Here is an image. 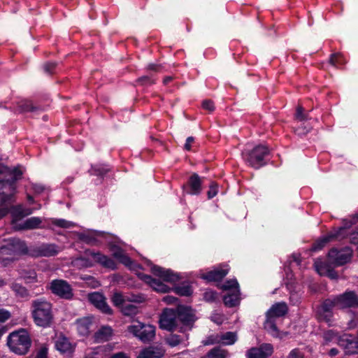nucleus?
<instances>
[{
  "instance_id": "obj_1",
  "label": "nucleus",
  "mask_w": 358,
  "mask_h": 358,
  "mask_svg": "<svg viewBox=\"0 0 358 358\" xmlns=\"http://www.w3.org/2000/svg\"><path fill=\"white\" fill-rule=\"evenodd\" d=\"M31 306V315L35 324L43 328L50 327L54 320L51 303L45 301L35 300Z\"/></svg>"
},
{
  "instance_id": "obj_2",
  "label": "nucleus",
  "mask_w": 358,
  "mask_h": 358,
  "mask_svg": "<svg viewBox=\"0 0 358 358\" xmlns=\"http://www.w3.org/2000/svg\"><path fill=\"white\" fill-rule=\"evenodd\" d=\"M31 345V338L24 329L10 333L7 339V345L10 350L20 355L27 354Z\"/></svg>"
},
{
  "instance_id": "obj_3",
  "label": "nucleus",
  "mask_w": 358,
  "mask_h": 358,
  "mask_svg": "<svg viewBox=\"0 0 358 358\" xmlns=\"http://www.w3.org/2000/svg\"><path fill=\"white\" fill-rule=\"evenodd\" d=\"M127 331L144 343L151 342L155 336V326L140 322H138L136 324L129 326Z\"/></svg>"
},
{
  "instance_id": "obj_4",
  "label": "nucleus",
  "mask_w": 358,
  "mask_h": 358,
  "mask_svg": "<svg viewBox=\"0 0 358 358\" xmlns=\"http://www.w3.org/2000/svg\"><path fill=\"white\" fill-rule=\"evenodd\" d=\"M31 248H28L24 241L13 238L9 240L6 245L0 248V255L2 258L13 254L27 255L31 256Z\"/></svg>"
},
{
  "instance_id": "obj_5",
  "label": "nucleus",
  "mask_w": 358,
  "mask_h": 358,
  "mask_svg": "<svg viewBox=\"0 0 358 358\" xmlns=\"http://www.w3.org/2000/svg\"><path fill=\"white\" fill-rule=\"evenodd\" d=\"M177 319L182 324L184 327H181L180 331L184 332L185 328L192 329L197 317L194 310L190 307L183 305H178L176 308Z\"/></svg>"
},
{
  "instance_id": "obj_6",
  "label": "nucleus",
  "mask_w": 358,
  "mask_h": 358,
  "mask_svg": "<svg viewBox=\"0 0 358 358\" xmlns=\"http://www.w3.org/2000/svg\"><path fill=\"white\" fill-rule=\"evenodd\" d=\"M177 320L176 309L164 308L159 317V328L172 332L178 327Z\"/></svg>"
},
{
  "instance_id": "obj_7",
  "label": "nucleus",
  "mask_w": 358,
  "mask_h": 358,
  "mask_svg": "<svg viewBox=\"0 0 358 358\" xmlns=\"http://www.w3.org/2000/svg\"><path fill=\"white\" fill-rule=\"evenodd\" d=\"M50 289L56 296L64 299H71L73 292L71 285L64 280H54L51 282Z\"/></svg>"
},
{
  "instance_id": "obj_8",
  "label": "nucleus",
  "mask_w": 358,
  "mask_h": 358,
  "mask_svg": "<svg viewBox=\"0 0 358 358\" xmlns=\"http://www.w3.org/2000/svg\"><path fill=\"white\" fill-rule=\"evenodd\" d=\"M352 256V250L349 247H345L341 250L335 248H331L328 253L331 262L336 266H342L349 262Z\"/></svg>"
},
{
  "instance_id": "obj_9",
  "label": "nucleus",
  "mask_w": 358,
  "mask_h": 358,
  "mask_svg": "<svg viewBox=\"0 0 358 358\" xmlns=\"http://www.w3.org/2000/svg\"><path fill=\"white\" fill-rule=\"evenodd\" d=\"M268 154V149L264 145L256 146L246 158L247 162L250 166L258 169L264 164V158Z\"/></svg>"
},
{
  "instance_id": "obj_10",
  "label": "nucleus",
  "mask_w": 358,
  "mask_h": 358,
  "mask_svg": "<svg viewBox=\"0 0 358 358\" xmlns=\"http://www.w3.org/2000/svg\"><path fill=\"white\" fill-rule=\"evenodd\" d=\"M339 308L358 307V296L353 291L346 292L336 297Z\"/></svg>"
},
{
  "instance_id": "obj_11",
  "label": "nucleus",
  "mask_w": 358,
  "mask_h": 358,
  "mask_svg": "<svg viewBox=\"0 0 358 358\" xmlns=\"http://www.w3.org/2000/svg\"><path fill=\"white\" fill-rule=\"evenodd\" d=\"M273 352V347L270 343H262L257 348H252L247 352L248 358H268Z\"/></svg>"
},
{
  "instance_id": "obj_12",
  "label": "nucleus",
  "mask_w": 358,
  "mask_h": 358,
  "mask_svg": "<svg viewBox=\"0 0 358 358\" xmlns=\"http://www.w3.org/2000/svg\"><path fill=\"white\" fill-rule=\"evenodd\" d=\"M88 299L96 308L101 310L103 313L113 314V310L106 302L105 296L99 292H94L88 294Z\"/></svg>"
},
{
  "instance_id": "obj_13",
  "label": "nucleus",
  "mask_w": 358,
  "mask_h": 358,
  "mask_svg": "<svg viewBox=\"0 0 358 358\" xmlns=\"http://www.w3.org/2000/svg\"><path fill=\"white\" fill-rule=\"evenodd\" d=\"M352 225H343L340 227L338 229H334L332 231L329 233L332 240L341 241L348 236L350 237V242L351 243L352 237L355 236L357 231H354L351 228Z\"/></svg>"
},
{
  "instance_id": "obj_14",
  "label": "nucleus",
  "mask_w": 358,
  "mask_h": 358,
  "mask_svg": "<svg viewBox=\"0 0 358 358\" xmlns=\"http://www.w3.org/2000/svg\"><path fill=\"white\" fill-rule=\"evenodd\" d=\"M165 355V350L159 346H148L143 348L136 358H162Z\"/></svg>"
},
{
  "instance_id": "obj_15",
  "label": "nucleus",
  "mask_w": 358,
  "mask_h": 358,
  "mask_svg": "<svg viewBox=\"0 0 358 358\" xmlns=\"http://www.w3.org/2000/svg\"><path fill=\"white\" fill-rule=\"evenodd\" d=\"M31 257H50L57 254L53 245H43L40 247H31Z\"/></svg>"
},
{
  "instance_id": "obj_16",
  "label": "nucleus",
  "mask_w": 358,
  "mask_h": 358,
  "mask_svg": "<svg viewBox=\"0 0 358 358\" xmlns=\"http://www.w3.org/2000/svg\"><path fill=\"white\" fill-rule=\"evenodd\" d=\"M152 271L154 275L162 278L166 282H176L179 280V276L171 270H165L156 265L152 267Z\"/></svg>"
},
{
  "instance_id": "obj_17",
  "label": "nucleus",
  "mask_w": 358,
  "mask_h": 358,
  "mask_svg": "<svg viewBox=\"0 0 358 358\" xmlns=\"http://www.w3.org/2000/svg\"><path fill=\"white\" fill-rule=\"evenodd\" d=\"M349 337L341 339L340 345L345 348L347 355L358 354V338L352 336Z\"/></svg>"
},
{
  "instance_id": "obj_18",
  "label": "nucleus",
  "mask_w": 358,
  "mask_h": 358,
  "mask_svg": "<svg viewBox=\"0 0 358 358\" xmlns=\"http://www.w3.org/2000/svg\"><path fill=\"white\" fill-rule=\"evenodd\" d=\"M33 210L30 208H27L22 205L15 206L11 208L10 214L15 222H17L24 217L31 215Z\"/></svg>"
},
{
  "instance_id": "obj_19",
  "label": "nucleus",
  "mask_w": 358,
  "mask_h": 358,
  "mask_svg": "<svg viewBox=\"0 0 358 358\" xmlns=\"http://www.w3.org/2000/svg\"><path fill=\"white\" fill-rule=\"evenodd\" d=\"M110 250L113 252V257L117 258L120 263L126 266H131L133 263L132 260L123 252V250L120 247L116 245H111Z\"/></svg>"
},
{
  "instance_id": "obj_20",
  "label": "nucleus",
  "mask_w": 358,
  "mask_h": 358,
  "mask_svg": "<svg viewBox=\"0 0 358 358\" xmlns=\"http://www.w3.org/2000/svg\"><path fill=\"white\" fill-rule=\"evenodd\" d=\"M288 311L287 306L285 303H277L272 306L269 310L266 313L267 317H280L285 316Z\"/></svg>"
},
{
  "instance_id": "obj_21",
  "label": "nucleus",
  "mask_w": 358,
  "mask_h": 358,
  "mask_svg": "<svg viewBox=\"0 0 358 358\" xmlns=\"http://www.w3.org/2000/svg\"><path fill=\"white\" fill-rule=\"evenodd\" d=\"M240 291L238 289H235L230 292L223 298L224 303L227 307H234L239 304L240 302Z\"/></svg>"
},
{
  "instance_id": "obj_22",
  "label": "nucleus",
  "mask_w": 358,
  "mask_h": 358,
  "mask_svg": "<svg viewBox=\"0 0 358 358\" xmlns=\"http://www.w3.org/2000/svg\"><path fill=\"white\" fill-rule=\"evenodd\" d=\"M189 193L193 195L199 194L201 192V180L199 175L193 174L189 180Z\"/></svg>"
},
{
  "instance_id": "obj_23",
  "label": "nucleus",
  "mask_w": 358,
  "mask_h": 358,
  "mask_svg": "<svg viewBox=\"0 0 358 358\" xmlns=\"http://www.w3.org/2000/svg\"><path fill=\"white\" fill-rule=\"evenodd\" d=\"M227 273V270H214L203 275L202 278L208 282H220L225 277Z\"/></svg>"
},
{
  "instance_id": "obj_24",
  "label": "nucleus",
  "mask_w": 358,
  "mask_h": 358,
  "mask_svg": "<svg viewBox=\"0 0 358 358\" xmlns=\"http://www.w3.org/2000/svg\"><path fill=\"white\" fill-rule=\"evenodd\" d=\"M90 255L96 259L97 262L100 263L104 267L115 269L117 268L116 263L115 261L107 256L101 255L100 254H95L94 252H91Z\"/></svg>"
},
{
  "instance_id": "obj_25",
  "label": "nucleus",
  "mask_w": 358,
  "mask_h": 358,
  "mask_svg": "<svg viewBox=\"0 0 358 358\" xmlns=\"http://www.w3.org/2000/svg\"><path fill=\"white\" fill-rule=\"evenodd\" d=\"M334 306H337V299L335 298L334 300L326 299L322 304V310L324 313H327L324 316V319L326 322L330 321L331 317V310Z\"/></svg>"
},
{
  "instance_id": "obj_26",
  "label": "nucleus",
  "mask_w": 358,
  "mask_h": 358,
  "mask_svg": "<svg viewBox=\"0 0 358 358\" xmlns=\"http://www.w3.org/2000/svg\"><path fill=\"white\" fill-rule=\"evenodd\" d=\"M12 175L13 176V179L12 182L0 180L1 187L6 188L8 187L12 191L14 190V182L21 177V176L22 175V171L19 168L16 167L13 169Z\"/></svg>"
},
{
  "instance_id": "obj_27",
  "label": "nucleus",
  "mask_w": 358,
  "mask_h": 358,
  "mask_svg": "<svg viewBox=\"0 0 358 358\" xmlns=\"http://www.w3.org/2000/svg\"><path fill=\"white\" fill-rule=\"evenodd\" d=\"M112 333L111 327L103 326L94 334V337L97 341H108Z\"/></svg>"
},
{
  "instance_id": "obj_28",
  "label": "nucleus",
  "mask_w": 358,
  "mask_h": 358,
  "mask_svg": "<svg viewBox=\"0 0 358 358\" xmlns=\"http://www.w3.org/2000/svg\"><path fill=\"white\" fill-rule=\"evenodd\" d=\"M92 321L89 317H84L76 321L77 328L81 334H87Z\"/></svg>"
},
{
  "instance_id": "obj_29",
  "label": "nucleus",
  "mask_w": 358,
  "mask_h": 358,
  "mask_svg": "<svg viewBox=\"0 0 358 358\" xmlns=\"http://www.w3.org/2000/svg\"><path fill=\"white\" fill-rule=\"evenodd\" d=\"M332 241L331 236L328 234L326 236L318 239L312 245L310 248V251L315 252L319 250L322 249L325 245L329 241Z\"/></svg>"
},
{
  "instance_id": "obj_30",
  "label": "nucleus",
  "mask_w": 358,
  "mask_h": 358,
  "mask_svg": "<svg viewBox=\"0 0 358 358\" xmlns=\"http://www.w3.org/2000/svg\"><path fill=\"white\" fill-rule=\"evenodd\" d=\"M227 352L221 349L220 347H215L211 349L206 355L207 358H225Z\"/></svg>"
},
{
  "instance_id": "obj_31",
  "label": "nucleus",
  "mask_w": 358,
  "mask_h": 358,
  "mask_svg": "<svg viewBox=\"0 0 358 358\" xmlns=\"http://www.w3.org/2000/svg\"><path fill=\"white\" fill-rule=\"evenodd\" d=\"M127 299L124 297L122 293L115 292L111 296V301L113 305L118 308L120 310L125 304Z\"/></svg>"
},
{
  "instance_id": "obj_32",
  "label": "nucleus",
  "mask_w": 358,
  "mask_h": 358,
  "mask_svg": "<svg viewBox=\"0 0 358 358\" xmlns=\"http://www.w3.org/2000/svg\"><path fill=\"white\" fill-rule=\"evenodd\" d=\"M173 290L177 294L184 296H190L193 293L192 286L189 285L185 286H176L173 288Z\"/></svg>"
},
{
  "instance_id": "obj_33",
  "label": "nucleus",
  "mask_w": 358,
  "mask_h": 358,
  "mask_svg": "<svg viewBox=\"0 0 358 358\" xmlns=\"http://www.w3.org/2000/svg\"><path fill=\"white\" fill-rule=\"evenodd\" d=\"M219 340L225 345H231L236 341V334L234 332H227L220 336Z\"/></svg>"
},
{
  "instance_id": "obj_34",
  "label": "nucleus",
  "mask_w": 358,
  "mask_h": 358,
  "mask_svg": "<svg viewBox=\"0 0 358 358\" xmlns=\"http://www.w3.org/2000/svg\"><path fill=\"white\" fill-rule=\"evenodd\" d=\"M56 348L62 352H66L71 348V344L66 338H59L56 341Z\"/></svg>"
},
{
  "instance_id": "obj_35",
  "label": "nucleus",
  "mask_w": 358,
  "mask_h": 358,
  "mask_svg": "<svg viewBox=\"0 0 358 358\" xmlns=\"http://www.w3.org/2000/svg\"><path fill=\"white\" fill-rule=\"evenodd\" d=\"M12 289L15 293L20 297H26L29 294L28 289L19 283H13L12 285Z\"/></svg>"
},
{
  "instance_id": "obj_36",
  "label": "nucleus",
  "mask_w": 358,
  "mask_h": 358,
  "mask_svg": "<svg viewBox=\"0 0 358 358\" xmlns=\"http://www.w3.org/2000/svg\"><path fill=\"white\" fill-rule=\"evenodd\" d=\"M120 311L126 316L135 315L138 313V308L132 304H124Z\"/></svg>"
},
{
  "instance_id": "obj_37",
  "label": "nucleus",
  "mask_w": 358,
  "mask_h": 358,
  "mask_svg": "<svg viewBox=\"0 0 358 358\" xmlns=\"http://www.w3.org/2000/svg\"><path fill=\"white\" fill-rule=\"evenodd\" d=\"M329 62L333 66L340 67L345 64V59L341 54L336 53L331 56Z\"/></svg>"
},
{
  "instance_id": "obj_38",
  "label": "nucleus",
  "mask_w": 358,
  "mask_h": 358,
  "mask_svg": "<svg viewBox=\"0 0 358 358\" xmlns=\"http://www.w3.org/2000/svg\"><path fill=\"white\" fill-rule=\"evenodd\" d=\"M203 296V299L209 303L215 302L218 299L217 292L212 289H206Z\"/></svg>"
},
{
  "instance_id": "obj_39",
  "label": "nucleus",
  "mask_w": 358,
  "mask_h": 358,
  "mask_svg": "<svg viewBox=\"0 0 358 358\" xmlns=\"http://www.w3.org/2000/svg\"><path fill=\"white\" fill-rule=\"evenodd\" d=\"M155 290L162 292L166 293L169 292L170 288L160 280L155 279L152 285L151 286Z\"/></svg>"
},
{
  "instance_id": "obj_40",
  "label": "nucleus",
  "mask_w": 358,
  "mask_h": 358,
  "mask_svg": "<svg viewBox=\"0 0 358 358\" xmlns=\"http://www.w3.org/2000/svg\"><path fill=\"white\" fill-rule=\"evenodd\" d=\"M165 341L171 347H175L180 344L181 339L180 336L177 334H171L169 336L165 338Z\"/></svg>"
},
{
  "instance_id": "obj_41",
  "label": "nucleus",
  "mask_w": 358,
  "mask_h": 358,
  "mask_svg": "<svg viewBox=\"0 0 358 358\" xmlns=\"http://www.w3.org/2000/svg\"><path fill=\"white\" fill-rule=\"evenodd\" d=\"M271 318L272 317H267L264 323V329L268 331H273V332H275V335H278L279 330L274 320H273Z\"/></svg>"
},
{
  "instance_id": "obj_42",
  "label": "nucleus",
  "mask_w": 358,
  "mask_h": 358,
  "mask_svg": "<svg viewBox=\"0 0 358 358\" xmlns=\"http://www.w3.org/2000/svg\"><path fill=\"white\" fill-rule=\"evenodd\" d=\"M222 289L223 290H229L230 292H232L235 289H238V282L236 280H227L222 285Z\"/></svg>"
},
{
  "instance_id": "obj_43",
  "label": "nucleus",
  "mask_w": 358,
  "mask_h": 358,
  "mask_svg": "<svg viewBox=\"0 0 358 358\" xmlns=\"http://www.w3.org/2000/svg\"><path fill=\"white\" fill-rule=\"evenodd\" d=\"M108 169L106 167L94 166L92 167L90 171L91 174L96 176H103L108 172Z\"/></svg>"
},
{
  "instance_id": "obj_44",
  "label": "nucleus",
  "mask_w": 358,
  "mask_h": 358,
  "mask_svg": "<svg viewBox=\"0 0 358 358\" xmlns=\"http://www.w3.org/2000/svg\"><path fill=\"white\" fill-rule=\"evenodd\" d=\"M20 110L22 112H28L34 110V107L30 101H22L20 105Z\"/></svg>"
},
{
  "instance_id": "obj_45",
  "label": "nucleus",
  "mask_w": 358,
  "mask_h": 358,
  "mask_svg": "<svg viewBox=\"0 0 358 358\" xmlns=\"http://www.w3.org/2000/svg\"><path fill=\"white\" fill-rule=\"evenodd\" d=\"M76 262L83 267H90L92 266V262L89 259L83 257H78Z\"/></svg>"
},
{
  "instance_id": "obj_46",
  "label": "nucleus",
  "mask_w": 358,
  "mask_h": 358,
  "mask_svg": "<svg viewBox=\"0 0 358 358\" xmlns=\"http://www.w3.org/2000/svg\"><path fill=\"white\" fill-rule=\"evenodd\" d=\"M217 192H218L217 185L216 183L213 182L210 185L209 190L208 191V198L209 199H213L217 194Z\"/></svg>"
},
{
  "instance_id": "obj_47",
  "label": "nucleus",
  "mask_w": 358,
  "mask_h": 358,
  "mask_svg": "<svg viewBox=\"0 0 358 358\" xmlns=\"http://www.w3.org/2000/svg\"><path fill=\"white\" fill-rule=\"evenodd\" d=\"M343 224H356L358 222V213L349 215L343 220Z\"/></svg>"
},
{
  "instance_id": "obj_48",
  "label": "nucleus",
  "mask_w": 358,
  "mask_h": 358,
  "mask_svg": "<svg viewBox=\"0 0 358 358\" xmlns=\"http://www.w3.org/2000/svg\"><path fill=\"white\" fill-rule=\"evenodd\" d=\"M78 236L80 241H83L87 243H90L92 241H95L94 238L85 233H79L78 234Z\"/></svg>"
},
{
  "instance_id": "obj_49",
  "label": "nucleus",
  "mask_w": 358,
  "mask_h": 358,
  "mask_svg": "<svg viewBox=\"0 0 358 358\" xmlns=\"http://www.w3.org/2000/svg\"><path fill=\"white\" fill-rule=\"evenodd\" d=\"M138 277L143 280L145 282L149 284L150 286L152 285L154 281L155 280V278H152L151 275L144 274V273H139Z\"/></svg>"
},
{
  "instance_id": "obj_50",
  "label": "nucleus",
  "mask_w": 358,
  "mask_h": 358,
  "mask_svg": "<svg viewBox=\"0 0 358 358\" xmlns=\"http://www.w3.org/2000/svg\"><path fill=\"white\" fill-rule=\"evenodd\" d=\"M38 225H13L14 231H24L38 228Z\"/></svg>"
},
{
  "instance_id": "obj_51",
  "label": "nucleus",
  "mask_w": 358,
  "mask_h": 358,
  "mask_svg": "<svg viewBox=\"0 0 358 358\" xmlns=\"http://www.w3.org/2000/svg\"><path fill=\"white\" fill-rule=\"evenodd\" d=\"M202 107L210 112L213 111L215 109L214 103L210 100H204L202 102Z\"/></svg>"
},
{
  "instance_id": "obj_52",
  "label": "nucleus",
  "mask_w": 358,
  "mask_h": 358,
  "mask_svg": "<svg viewBox=\"0 0 358 358\" xmlns=\"http://www.w3.org/2000/svg\"><path fill=\"white\" fill-rule=\"evenodd\" d=\"M296 117L301 122L304 121L307 119L306 115L303 113V107L298 106L296 113Z\"/></svg>"
},
{
  "instance_id": "obj_53",
  "label": "nucleus",
  "mask_w": 358,
  "mask_h": 358,
  "mask_svg": "<svg viewBox=\"0 0 358 358\" xmlns=\"http://www.w3.org/2000/svg\"><path fill=\"white\" fill-rule=\"evenodd\" d=\"M10 313L6 310L0 309V322H4L10 317Z\"/></svg>"
},
{
  "instance_id": "obj_54",
  "label": "nucleus",
  "mask_w": 358,
  "mask_h": 358,
  "mask_svg": "<svg viewBox=\"0 0 358 358\" xmlns=\"http://www.w3.org/2000/svg\"><path fill=\"white\" fill-rule=\"evenodd\" d=\"M35 358H48V348L43 346L38 352Z\"/></svg>"
},
{
  "instance_id": "obj_55",
  "label": "nucleus",
  "mask_w": 358,
  "mask_h": 358,
  "mask_svg": "<svg viewBox=\"0 0 358 358\" xmlns=\"http://www.w3.org/2000/svg\"><path fill=\"white\" fill-rule=\"evenodd\" d=\"M327 275L331 279H337L338 278L337 272L334 268H330L327 269Z\"/></svg>"
},
{
  "instance_id": "obj_56",
  "label": "nucleus",
  "mask_w": 358,
  "mask_h": 358,
  "mask_svg": "<svg viewBox=\"0 0 358 358\" xmlns=\"http://www.w3.org/2000/svg\"><path fill=\"white\" fill-rule=\"evenodd\" d=\"M220 342V340H219L217 338V337L213 338V336H210L208 338V339L206 341H203V343L204 345H208L218 343Z\"/></svg>"
},
{
  "instance_id": "obj_57",
  "label": "nucleus",
  "mask_w": 358,
  "mask_h": 358,
  "mask_svg": "<svg viewBox=\"0 0 358 358\" xmlns=\"http://www.w3.org/2000/svg\"><path fill=\"white\" fill-rule=\"evenodd\" d=\"M43 222V220L38 217H33L29 219H28L24 224H41Z\"/></svg>"
},
{
  "instance_id": "obj_58",
  "label": "nucleus",
  "mask_w": 358,
  "mask_h": 358,
  "mask_svg": "<svg viewBox=\"0 0 358 358\" xmlns=\"http://www.w3.org/2000/svg\"><path fill=\"white\" fill-rule=\"evenodd\" d=\"M127 301L136 302V303H142L145 301V299L143 296L136 295V296H133L132 298H127Z\"/></svg>"
},
{
  "instance_id": "obj_59",
  "label": "nucleus",
  "mask_w": 358,
  "mask_h": 358,
  "mask_svg": "<svg viewBox=\"0 0 358 358\" xmlns=\"http://www.w3.org/2000/svg\"><path fill=\"white\" fill-rule=\"evenodd\" d=\"M164 301L168 304H173L179 301L177 297L173 296H166L164 298Z\"/></svg>"
},
{
  "instance_id": "obj_60",
  "label": "nucleus",
  "mask_w": 358,
  "mask_h": 358,
  "mask_svg": "<svg viewBox=\"0 0 358 358\" xmlns=\"http://www.w3.org/2000/svg\"><path fill=\"white\" fill-rule=\"evenodd\" d=\"M32 189L36 194H41L45 190V187L42 185L34 184Z\"/></svg>"
},
{
  "instance_id": "obj_61",
  "label": "nucleus",
  "mask_w": 358,
  "mask_h": 358,
  "mask_svg": "<svg viewBox=\"0 0 358 358\" xmlns=\"http://www.w3.org/2000/svg\"><path fill=\"white\" fill-rule=\"evenodd\" d=\"M55 65V62H48L44 65V70L48 73H51Z\"/></svg>"
},
{
  "instance_id": "obj_62",
  "label": "nucleus",
  "mask_w": 358,
  "mask_h": 358,
  "mask_svg": "<svg viewBox=\"0 0 358 358\" xmlns=\"http://www.w3.org/2000/svg\"><path fill=\"white\" fill-rule=\"evenodd\" d=\"M310 131V128L299 127L296 129L295 131L298 135H304Z\"/></svg>"
},
{
  "instance_id": "obj_63",
  "label": "nucleus",
  "mask_w": 358,
  "mask_h": 358,
  "mask_svg": "<svg viewBox=\"0 0 358 358\" xmlns=\"http://www.w3.org/2000/svg\"><path fill=\"white\" fill-rule=\"evenodd\" d=\"M0 194H2V196L1 197V201L2 203L10 201L11 200L13 196L11 193L9 194H6L4 192H3L2 193Z\"/></svg>"
},
{
  "instance_id": "obj_64",
  "label": "nucleus",
  "mask_w": 358,
  "mask_h": 358,
  "mask_svg": "<svg viewBox=\"0 0 358 358\" xmlns=\"http://www.w3.org/2000/svg\"><path fill=\"white\" fill-rule=\"evenodd\" d=\"M289 358H303V356L299 353V352L297 350H293L290 355Z\"/></svg>"
}]
</instances>
